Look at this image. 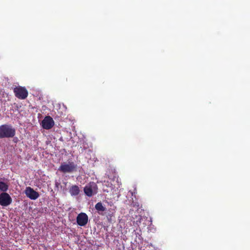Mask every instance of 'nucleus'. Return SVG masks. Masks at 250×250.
Masks as SVG:
<instances>
[{
    "label": "nucleus",
    "mask_w": 250,
    "mask_h": 250,
    "mask_svg": "<svg viewBox=\"0 0 250 250\" xmlns=\"http://www.w3.org/2000/svg\"><path fill=\"white\" fill-rule=\"evenodd\" d=\"M16 134V130L11 125H0V138H13Z\"/></svg>",
    "instance_id": "1"
},
{
    "label": "nucleus",
    "mask_w": 250,
    "mask_h": 250,
    "mask_svg": "<svg viewBox=\"0 0 250 250\" xmlns=\"http://www.w3.org/2000/svg\"><path fill=\"white\" fill-rule=\"evenodd\" d=\"M13 92L15 96L21 100L25 99L28 95V92L26 88L21 86H18L14 87Z\"/></svg>",
    "instance_id": "2"
},
{
    "label": "nucleus",
    "mask_w": 250,
    "mask_h": 250,
    "mask_svg": "<svg viewBox=\"0 0 250 250\" xmlns=\"http://www.w3.org/2000/svg\"><path fill=\"white\" fill-rule=\"evenodd\" d=\"M77 165L73 162L63 163L60 166L59 170L63 173H70L76 170Z\"/></svg>",
    "instance_id": "3"
},
{
    "label": "nucleus",
    "mask_w": 250,
    "mask_h": 250,
    "mask_svg": "<svg viewBox=\"0 0 250 250\" xmlns=\"http://www.w3.org/2000/svg\"><path fill=\"white\" fill-rule=\"evenodd\" d=\"M12 199L10 196L6 192H2L0 194V205L3 207H6L11 204Z\"/></svg>",
    "instance_id": "4"
},
{
    "label": "nucleus",
    "mask_w": 250,
    "mask_h": 250,
    "mask_svg": "<svg viewBox=\"0 0 250 250\" xmlns=\"http://www.w3.org/2000/svg\"><path fill=\"white\" fill-rule=\"evenodd\" d=\"M41 125L43 128L45 129H50L54 126V121L52 117L49 116H45L42 121Z\"/></svg>",
    "instance_id": "5"
},
{
    "label": "nucleus",
    "mask_w": 250,
    "mask_h": 250,
    "mask_svg": "<svg viewBox=\"0 0 250 250\" xmlns=\"http://www.w3.org/2000/svg\"><path fill=\"white\" fill-rule=\"evenodd\" d=\"M88 217L85 213H79L76 218L77 223L80 226H85L88 222Z\"/></svg>",
    "instance_id": "6"
},
{
    "label": "nucleus",
    "mask_w": 250,
    "mask_h": 250,
    "mask_svg": "<svg viewBox=\"0 0 250 250\" xmlns=\"http://www.w3.org/2000/svg\"><path fill=\"white\" fill-rule=\"evenodd\" d=\"M26 195L31 200H36L40 196L39 193L30 187H27L25 190Z\"/></svg>",
    "instance_id": "7"
},
{
    "label": "nucleus",
    "mask_w": 250,
    "mask_h": 250,
    "mask_svg": "<svg viewBox=\"0 0 250 250\" xmlns=\"http://www.w3.org/2000/svg\"><path fill=\"white\" fill-rule=\"evenodd\" d=\"M69 192L72 196H76L79 194L80 189L78 186H72L69 189Z\"/></svg>",
    "instance_id": "8"
},
{
    "label": "nucleus",
    "mask_w": 250,
    "mask_h": 250,
    "mask_svg": "<svg viewBox=\"0 0 250 250\" xmlns=\"http://www.w3.org/2000/svg\"><path fill=\"white\" fill-rule=\"evenodd\" d=\"M84 192L88 197H91L93 194V189L91 185L86 186L84 188Z\"/></svg>",
    "instance_id": "9"
},
{
    "label": "nucleus",
    "mask_w": 250,
    "mask_h": 250,
    "mask_svg": "<svg viewBox=\"0 0 250 250\" xmlns=\"http://www.w3.org/2000/svg\"><path fill=\"white\" fill-rule=\"evenodd\" d=\"M95 209L98 211H104L106 210V208L104 207L101 202H98L95 205Z\"/></svg>",
    "instance_id": "10"
},
{
    "label": "nucleus",
    "mask_w": 250,
    "mask_h": 250,
    "mask_svg": "<svg viewBox=\"0 0 250 250\" xmlns=\"http://www.w3.org/2000/svg\"><path fill=\"white\" fill-rule=\"evenodd\" d=\"M8 189V185L3 182H0V190L5 192Z\"/></svg>",
    "instance_id": "11"
},
{
    "label": "nucleus",
    "mask_w": 250,
    "mask_h": 250,
    "mask_svg": "<svg viewBox=\"0 0 250 250\" xmlns=\"http://www.w3.org/2000/svg\"><path fill=\"white\" fill-rule=\"evenodd\" d=\"M107 183L108 184V185H106V186L107 187L109 186L110 183H108V182H107Z\"/></svg>",
    "instance_id": "12"
}]
</instances>
